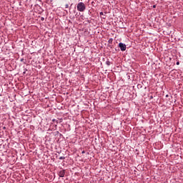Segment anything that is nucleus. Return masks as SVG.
I'll use <instances>...</instances> for the list:
<instances>
[{
  "label": "nucleus",
  "instance_id": "1",
  "mask_svg": "<svg viewBox=\"0 0 183 183\" xmlns=\"http://www.w3.org/2000/svg\"><path fill=\"white\" fill-rule=\"evenodd\" d=\"M76 8L79 12H84L85 9H86V6L85 5V3L79 2V4H77Z\"/></svg>",
  "mask_w": 183,
  "mask_h": 183
},
{
  "label": "nucleus",
  "instance_id": "2",
  "mask_svg": "<svg viewBox=\"0 0 183 183\" xmlns=\"http://www.w3.org/2000/svg\"><path fill=\"white\" fill-rule=\"evenodd\" d=\"M119 47L120 48L121 51H126V49H127V45H125V44H124V43H119Z\"/></svg>",
  "mask_w": 183,
  "mask_h": 183
},
{
  "label": "nucleus",
  "instance_id": "3",
  "mask_svg": "<svg viewBox=\"0 0 183 183\" xmlns=\"http://www.w3.org/2000/svg\"><path fill=\"white\" fill-rule=\"evenodd\" d=\"M59 177H60V178H64V177H65V169H62L59 171Z\"/></svg>",
  "mask_w": 183,
  "mask_h": 183
},
{
  "label": "nucleus",
  "instance_id": "4",
  "mask_svg": "<svg viewBox=\"0 0 183 183\" xmlns=\"http://www.w3.org/2000/svg\"><path fill=\"white\" fill-rule=\"evenodd\" d=\"M143 85H144V83H142V82L139 84H137L138 89H142Z\"/></svg>",
  "mask_w": 183,
  "mask_h": 183
},
{
  "label": "nucleus",
  "instance_id": "5",
  "mask_svg": "<svg viewBox=\"0 0 183 183\" xmlns=\"http://www.w3.org/2000/svg\"><path fill=\"white\" fill-rule=\"evenodd\" d=\"M108 42H109V44H112V42H114V39H109Z\"/></svg>",
  "mask_w": 183,
  "mask_h": 183
},
{
  "label": "nucleus",
  "instance_id": "6",
  "mask_svg": "<svg viewBox=\"0 0 183 183\" xmlns=\"http://www.w3.org/2000/svg\"><path fill=\"white\" fill-rule=\"evenodd\" d=\"M21 62H24V64H26V60H25L24 59H21Z\"/></svg>",
  "mask_w": 183,
  "mask_h": 183
},
{
  "label": "nucleus",
  "instance_id": "7",
  "mask_svg": "<svg viewBox=\"0 0 183 183\" xmlns=\"http://www.w3.org/2000/svg\"><path fill=\"white\" fill-rule=\"evenodd\" d=\"M106 64H107V65L109 66V65H111V61H106Z\"/></svg>",
  "mask_w": 183,
  "mask_h": 183
},
{
  "label": "nucleus",
  "instance_id": "8",
  "mask_svg": "<svg viewBox=\"0 0 183 183\" xmlns=\"http://www.w3.org/2000/svg\"><path fill=\"white\" fill-rule=\"evenodd\" d=\"M52 122H56V124H58V120L53 119H52Z\"/></svg>",
  "mask_w": 183,
  "mask_h": 183
},
{
  "label": "nucleus",
  "instance_id": "9",
  "mask_svg": "<svg viewBox=\"0 0 183 183\" xmlns=\"http://www.w3.org/2000/svg\"><path fill=\"white\" fill-rule=\"evenodd\" d=\"M65 8H66V9L69 8V4H66V5H65Z\"/></svg>",
  "mask_w": 183,
  "mask_h": 183
},
{
  "label": "nucleus",
  "instance_id": "10",
  "mask_svg": "<svg viewBox=\"0 0 183 183\" xmlns=\"http://www.w3.org/2000/svg\"><path fill=\"white\" fill-rule=\"evenodd\" d=\"M59 159H65V157H60L59 158Z\"/></svg>",
  "mask_w": 183,
  "mask_h": 183
},
{
  "label": "nucleus",
  "instance_id": "11",
  "mask_svg": "<svg viewBox=\"0 0 183 183\" xmlns=\"http://www.w3.org/2000/svg\"><path fill=\"white\" fill-rule=\"evenodd\" d=\"M41 21H45V18L41 17Z\"/></svg>",
  "mask_w": 183,
  "mask_h": 183
},
{
  "label": "nucleus",
  "instance_id": "12",
  "mask_svg": "<svg viewBox=\"0 0 183 183\" xmlns=\"http://www.w3.org/2000/svg\"><path fill=\"white\" fill-rule=\"evenodd\" d=\"M102 15H104V12H100V16H102Z\"/></svg>",
  "mask_w": 183,
  "mask_h": 183
},
{
  "label": "nucleus",
  "instance_id": "13",
  "mask_svg": "<svg viewBox=\"0 0 183 183\" xmlns=\"http://www.w3.org/2000/svg\"><path fill=\"white\" fill-rule=\"evenodd\" d=\"M24 71H24V74H25V72H26V71H28V69H24Z\"/></svg>",
  "mask_w": 183,
  "mask_h": 183
},
{
  "label": "nucleus",
  "instance_id": "14",
  "mask_svg": "<svg viewBox=\"0 0 183 183\" xmlns=\"http://www.w3.org/2000/svg\"><path fill=\"white\" fill-rule=\"evenodd\" d=\"M176 64L179 65V61H177Z\"/></svg>",
  "mask_w": 183,
  "mask_h": 183
},
{
  "label": "nucleus",
  "instance_id": "15",
  "mask_svg": "<svg viewBox=\"0 0 183 183\" xmlns=\"http://www.w3.org/2000/svg\"><path fill=\"white\" fill-rule=\"evenodd\" d=\"M81 154H85V151L83 150V151L81 152Z\"/></svg>",
  "mask_w": 183,
  "mask_h": 183
},
{
  "label": "nucleus",
  "instance_id": "16",
  "mask_svg": "<svg viewBox=\"0 0 183 183\" xmlns=\"http://www.w3.org/2000/svg\"><path fill=\"white\" fill-rule=\"evenodd\" d=\"M153 8H157V5H153Z\"/></svg>",
  "mask_w": 183,
  "mask_h": 183
},
{
  "label": "nucleus",
  "instance_id": "17",
  "mask_svg": "<svg viewBox=\"0 0 183 183\" xmlns=\"http://www.w3.org/2000/svg\"><path fill=\"white\" fill-rule=\"evenodd\" d=\"M168 97H169V95L167 94V95H166V97L168 98Z\"/></svg>",
  "mask_w": 183,
  "mask_h": 183
},
{
  "label": "nucleus",
  "instance_id": "18",
  "mask_svg": "<svg viewBox=\"0 0 183 183\" xmlns=\"http://www.w3.org/2000/svg\"><path fill=\"white\" fill-rule=\"evenodd\" d=\"M3 129H6V127H3Z\"/></svg>",
  "mask_w": 183,
  "mask_h": 183
},
{
  "label": "nucleus",
  "instance_id": "19",
  "mask_svg": "<svg viewBox=\"0 0 183 183\" xmlns=\"http://www.w3.org/2000/svg\"><path fill=\"white\" fill-rule=\"evenodd\" d=\"M103 19H105V17H103Z\"/></svg>",
  "mask_w": 183,
  "mask_h": 183
},
{
  "label": "nucleus",
  "instance_id": "20",
  "mask_svg": "<svg viewBox=\"0 0 183 183\" xmlns=\"http://www.w3.org/2000/svg\"><path fill=\"white\" fill-rule=\"evenodd\" d=\"M152 98H153V97H152H152H151V99H152Z\"/></svg>",
  "mask_w": 183,
  "mask_h": 183
}]
</instances>
